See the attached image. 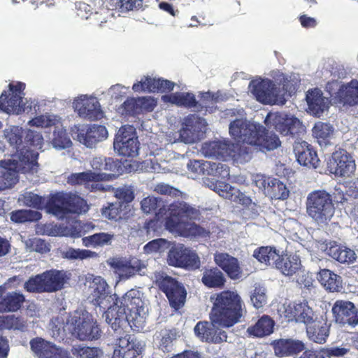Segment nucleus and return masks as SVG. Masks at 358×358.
Returning <instances> with one entry per match:
<instances>
[{
	"instance_id": "nucleus-26",
	"label": "nucleus",
	"mask_w": 358,
	"mask_h": 358,
	"mask_svg": "<svg viewBox=\"0 0 358 358\" xmlns=\"http://www.w3.org/2000/svg\"><path fill=\"white\" fill-rule=\"evenodd\" d=\"M74 108L79 116L84 119L94 121L103 117V111L96 98L84 96L76 101Z\"/></svg>"
},
{
	"instance_id": "nucleus-23",
	"label": "nucleus",
	"mask_w": 358,
	"mask_h": 358,
	"mask_svg": "<svg viewBox=\"0 0 358 358\" xmlns=\"http://www.w3.org/2000/svg\"><path fill=\"white\" fill-rule=\"evenodd\" d=\"M107 136V129L103 125L92 124L77 128V141L88 148H92Z\"/></svg>"
},
{
	"instance_id": "nucleus-53",
	"label": "nucleus",
	"mask_w": 358,
	"mask_h": 358,
	"mask_svg": "<svg viewBox=\"0 0 358 358\" xmlns=\"http://www.w3.org/2000/svg\"><path fill=\"white\" fill-rule=\"evenodd\" d=\"M210 168V162L204 160H189L187 164L188 170L196 175H208Z\"/></svg>"
},
{
	"instance_id": "nucleus-9",
	"label": "nucleus",
	"mask_w": 358,
	"mask_h": 358,
	"mask_svg": "<svg viewBox=\"0 0 358 358\" xmlns=\"http://www.w3.org/2000/svg\"><path fill=\"white\" fill-rule=\"evenodd\" d=\"M8 141L11 145L15 147L20 161V169L22 173H37L39 169L38 163V153L30 148H21L22 143V131L18 127H13L6 130L5 134Z\"/></svg>"
},
{
	"instance_id": "nucleus-16",
	"label": "nucleus",
	"mask_w": 358,
	"mask_h": 358,
	"mask_svg": "<svg viewBox=\"0 0 358 358\" xmlns=\"http://www.w3.org/2000/svg\"><path fill=\"white\" fill-rule=\"evenodd\" d=\"M106 173H95L92 171L71 173L67 178V183L71 185H84L90 192H106L109 187H104L100 182L104 180Z\"/></svg>"
},
{
	"instance_id": "nucleus-19",
	"label": "nucleus",
	"mask_w": 358,
	"mask_h": 358,
	"mask_svg": "<svg viewBox=\"0 0 358 358\" xmlns=\"http://www.w3.org/2000/svg\"><path fill=\"white\" fill-rule=\"evenodd\" d=\"M331 323L326 315H320L313 322L305 327L306 336L309 341L320 345L324 344L330 334Z\"/></svg>"
},
{
	"instance_id": "nucleus-41",
	"label": "nucleus",
	"mask_w": 358,
	"mask_h": 358,
	"mask_svg": "<svg viewBox=\"0 0 358 358\" xmlns=\"http://www.w3.org/2000/svg\"><path fill=\"white\" fill-rule=\"evenodd\" d=\"M68 193L57 192L51 196L45 207L49 213L57 216L66 215L67 208Z\"/></svg>"
},
{
	"instance_id": "nucleus-58",
	"label": "nucleus",
	"mask_w": 358,
	"mask_h": 358,
	"mask_svg": "<svg viewBox=\"0 0 358 358\" xmlns=\"http://www.w3.org/2000/svg\"><path fill=\"white\" fill-rule=\"evenodd\" d=\"M122 115L126 116H134L139 114L137 98H127L120 106Z\"/></svg>"
},
{
	"instance_id": "nucleus-57",
	"label": "nucleus",
	"mask_w": 358,
	"mask_h": 358,
	"mask_svg": "<svg viewBox=\"0 0 358 358\" xmlns=\"http://www.w3.org/2000/svg\"><path fill=\"white\" fill-rule=\"evenodd\" d=\"M122 203L120 202L109 203L106 207L102 208V215L105 217L117 220L121 218Z\"/></svg>"
},
{
	"instance_id": "nucleus-17",
	"label": "nucleus",
	"mask_w": 358,
	"mask_h": 358,
	"mask_svg": "<svg viewBox=\"0 0 358 358\" xmlns=\"http://www.w3.org/2000/svg\"><path fill=\"white\" fill-rule=\"evenodd\" d=\"M319 315L306 300L289 303L285 310V317L289 322L302 324L305 327Z\"/></svg>"
},
{
	"instance_id": "nucleus-51",
	"label": "nucleus",
	"mask_w": 358,
	"mask_h": 358,
	"mask_svg": "<svg viewBox=\"0 0 358 358\" xmlns=\"http://www.w3.org/2000/svg\"><path fill=\"white\" fill-rule=\"evenodd\" d=\"M271 182L272 185L268 192L271 198L284 200L289 196V192L283 182L277 179H273Z\"/></svg>"
},
{
	"instance_id": "nucleus-24",
	"label": "nucleus",
	"mask_w": 358,
	"mask_h": 358,
	"mask_svg": "<svg viewBox=\"0 0 358 358\" xmlns=\"http://www.w3.org/2000/svg\"><path fill=\"white\" fill-rule=\"evenodd\" d=\"M294 152L297 162L302 166L317 169L320 159L314 148L305 141H296L294 143Z\"/></svg>"
},
{
	"instance_id": "nucleus-6",
	"label": "nucleus",
	"mask_w": 358,
	"mask_h": 358,
	"mask_svg": "<svg viewBox=\"0 0 358 358\" xmlns=\"http://www.w3.org/2000/svg\"><path fill=\"white\" fill-rule=\"evenodd\" d=\"M306 213L318 225H327L335 213L331 194L324 189L310 192L306 201Z\"/></svg>"
},
{
	"instance_id": "nucleus-33",
	"label": "nucleus",
	"mask_w": 358,
	"mask_h": 358,
	"mask_svg": "<svg viewBox=\"0 0 358 358\" xmlns=\"http://www.w3.org/2000/svg\"><path fill=\"white\" fill-rule=\"evenodd\" d=\"M301 267V259L296 255H280L275 262V268L286 276H292Z\"/></svg>"
},
{
	"instance_id": "nucleus-59",
	"label": "nucleus",
	"mask_w": 358,
	"mask_h": 358,
	"mask_svg": "<svg viewBox=\"0 0 358 358\" xmlns=\"http://www.w3.org/2000/svg\"><path fill=\"white\" fill-rule=\"evenodd\" d=\"M217 325H213L210 330V334H208L210 339H208L207 343L213 344H220L226 342L228 338L227 334L224 330L220 328Z\"/></svg>"
},
{
	"instance_id": "nucleus-38",
	"label": "nucleus",
	"mask_w": 358,
	"mask_h": 358,
	"mask_svg": "<svg viewBox=\"0 0 358 358\" xmlns=\"http://www.w3.org/2000/svg\"><path fill=\"white\" fill-rule=\"evenodd\" d=\"M201 282L208 288L222 289L225 286L226 278L217 267H211L203 271Z\"/></svg>"
},
{
	"instance_id": "nucleus-61",
	"label": "nucleus",
	"mask_w": 358,
	"mask_h": 358,
	"mask_svg": "<svg viewBox=\"0 0 358 358\" xmlns=\"http://www.w3.org/2000/svg\"><path fill=\"white\" fill-rule=\"evenodd\" d=\"M278 80L279 86L282 85L280 94H283L285 98L286 95L292 96L296 91V85L287 76L283 74L280 75Z\"/></svg>"
},
{
	"instance_id": "nucleus-18",
	"label": "nucleus",
	"mask_w": 358,
	"mask_h": 358,
	"mask_svg": "<svg viewBox=\"0 0 358 358\" xmlns=\"http://www.w3.org/2000/svg\"><path fill=\"white\" fill-rule=\"evenodd\" d=\"M332 313L336 322L343 326L355 327L358 324V311L351 301L337 300L332 307Z\"/></svg>"
},
{
	"instance_id": "nucleus-52",
	"label": "nucleus",
	"mask_w": 358,
	"mask_h": 358,
	"mask_svg": "<svg viewBox=\"0 0 358 358\" xmlns=\"http://www.w3.org/2000/svg\"><path fill=\"white\" fill-rule=\"evenodd\" d=\"M39 218V213L31 210H17L10 213V220L15 223H24Z\"/></svg>"
},
{
	"instance_id": "nucleus-34",
	"label": "nucleus",
	"mask_w": 358,
	"mask_h": 358,
	"mask_svg": "<svg viewBox=\"0 0 358 358\" xmlns=\"http://www.w3.org/2000/svg\"><path fill=\"white\" fill-rule=\"evenodd\" d=\"M162 100L165 103H170L186 108H196L198 106L195 95L191 92H175L163 95Z\"/></svg>"
},
{
	"instance_id": "nucleus-48",
	"label": "nucleus",
	"mask_w": 358,
	"mask_h": 358,
	"mask_svg": "<svg viewBox=\"0 0 358 358\" xmlns=\"http://www.w3.org/2000/svg\"><path fill=\"white\" fill-rule=\"evenodd\" d=\"M71 352L75 358H100L103 355V352L99 348L83 345L72 346Z\"/></svg>"
},
{
	"instance_id": "nucleus-14",
	"label": "nucleus",
	"mask_w": 358,
	"mask_h": 358,
	"mask_svg": "<svg viewBox=\"0 0 358 358\" xmlns=\"http://www.w3.org/2000/svg\"><path fill=\"white\" fill-rule=\"evenodd\" d=\"M114 150L124 157H134L139 150V142L132 126L121 127L115 135Z\"/></svg>"
},
{
	"instance_id": "nucleus-62",
	"label": "nucleus",
	"mask_w": 358,
	"mask_h": 358,
	"mask_svg": "<svg viewBox=\"0 0 358 358\" xmlns=\"http://www.w3.org/2000/svg\"><path fill=\"white\" fill-rule=\"evenodd\" d=\"M161 203L162 201L156 197L148 196L141 201V209L145 213H155L158 208L161 210Z\"/></svg>"
},
{
	"instance_id": "nucleus-54",
	"label": "nucleus",
	"mask_w": 358,
	"mask_h": 358,
	"mask_svg": "<svg viewBox=\"0 0 358 358\" xmlns=\"http://www.w3.org/2000/svg\"><path fill=\"white\" fill-rule=\"evenodd\" d=\"M213 325H217L213 324V322L207 321H199L196 323L194 328V331L196 337H198L201 341L207 343L208 339H210L208 334H210L211 327Z\"/></svg>"
},
{
	"instance_id": "nucleus-22",
	"label": "nucleus",
	"mask_w": 358,
	"mask_h": 358,
	"mask_svg": "<svg viewBox=\"0 0 358 358\" xmlns=\"http://www.w3.org/2000/svg\"><path fill=\"white\" fill-rule=\"evenodd\" d=\"M115 348L112 358H141V348L139 343L131 338V336L123 333L116 340Z\"/></svg>"
},
{
	"instance_id": "nucleus-13",
	"label": "nucleus",
	"mask_w": 358,
	"mask_h": 358,
	"mask_svg": "<svg viewBox=\"0 0 358 358\" xmlns=\"http://www.w3.org/2000/svg\"><path fill=\"white\" fill-rule=\"evenodd\" d=\"M167 262L170 266L192 271L199 268L201 266L198 255L183 244L174 245L169 250Z\"/></svg>"
},
{
	"instance_id": "nucleus-37",
	"label": "nucleus",
	"mask_w": 358,
	"mask_h": 358,
	"mask_svg": "<svg viewBox=\"0 0 358 358\" xmlns=\"http://www.w3.org/2000/svg\"><path fill=\"white\" fill-rule=\"evenodd\" d=\"M275 325L274 320L268 315H264L257 322L247 329L250 336L262 338L271 334Z\"/></svg>"
},
{
	"instance_id": "nucleus-56",
	"label": "nucleus",
	"mask_w": 358,
	"mask_h": 358,
	"mask_svg": "<svg viewBox=\"0 0 358 358\" xmlns=\"http://www.w3.org/2000/svg\"><path fill=\"white\" fill-rule=\"evenodd\" d=\"M266 295L265 289L260 286H256L250 294V300L257 309L262 308L266 303Z\"/></svg>"
},
{
	"instance_id": "nucleus-31",
	"label": "nucleus",
	"mask_w": 358,
	"mask_h": 358,
	"mask_svg": "<svg viewBox=\"0 0 358 358\" xmlns=\"http://www.w3.org/2000/svg\"><path fill=\"white\" fill-rule=\"evenodd\" d=\"M326 251L330 257L343 264H353L357 257L353 250L336 242L330 243Z\"/></svg>"
},
{
	"instance_id": "nucleus-44",
	"label": "nucleus",
	"mask_w": 358,
	"mask_h": 358,
	"mask_svg": "<svg viewBox=\"0 0 358 358\" xmlns=\"http://www.w3.org/2000/svg\"><path fill=\"white\" fill-rule=\"evenodd\" d=\"M113 239V234L99 232L83 237L82 242L85 247L96 248L111 245Z\"/></svg>"
},
{
	"instance_id": "nucleus-29",
	"label": "nucleus",
	"mask_w": 358,
	"mask_h": 358,
	"mask_svg": "<svg viewBox=\"0 0 358 358\" xmlns=\"http://www.w3.org/2000/svg\"><path fill=\"white\" fill-rule=\"evenodd\" d=\"M271 345L275 355L280 358L294 356L306 348V345L302 341L293 338L275 340Z\"/></svg>"
},
{
	"instance_id": "nucleus-28",
	"label": "nucleus",
	"mask_w": 358,
	"mask_h": 358,
	"mask_svg": "<svg viewBox=\"0 0 358 358\" xmlns=\"http://www.w3.org/2000/svg\"><path fill=\"white\" fill-rule=\"evenodd\" d=\"M26 301L25 296L17 291L6 292L0 286V313H15L20 310Z\"/></svg>"
},
{
	"instance_id": "nucleus-45",
	"label": "nucleus",
	"mask_w": 358,
	"mask_h": 358,
	"mask_svg": "<svg viewBox=\"0 0 358 358\" xmlns=\"http://www.w3.org/2000/svg\"><path fill=\"white\" fill-rule=\"evenodd\" d=\"M334 131V129L332 125L322 122H316L312 129L313 136L321 145H327L329 143Z\"/></svg>"
},
{
	"instance_id": "nucleus-63",
	"label": "nucleus",
	"mask_w": 358,
	"mask_h": 358,
	"mask_svg": "<svg viewBox=\"0 0 358 358\" xmlns=\"http://www.w3.org/2000/svg\"><path fill=\"white\" fill-rule=\"evenodd\" d=\"M139 114L152 112L157 106L156 99L152 96H141L137 98Z\"/></svg>"
},
{
	"instance_id": "nucleus-7",
	"label": "nucleus",
	"mask_w": 358,
	"mask_h": 358,
	"mask_svg": "<svg viewBox=\"0 0 358 358\" xmlns=\"http://www.w3.org/2000/svg\"><path fill=\"white\" fill-rule=\"evenodd\" d=\"M235 143L229 141H210L202 144L201 152L206 157H211L226 161L231 157H238L244 161L252 158L251 149L246 146H241L236 153Z\"/></svg>"
},
{
	"instance_id": "nucleus-11",
	"label": "nucleus",
	"mask_w": 358,
	"mask_h": 358,
	"mask_svg": "<svg viewBox=\"0 0 358 358\" xmlns=\"http://www.w3.org/2000/svg\"><path fill=\"white\" fill-rule=\"evenodd\" d=\"M357 169L352 155L345 149L336 150L327 162V170L336 178H351Z\"/></svg>"
},
{
	"instance_id": "nucleus-25",
	"label": "nucleus",
	"mask_w": 358,
	"mask_h": 358,
	"mask_svg": "<svg viewBox=\"0 0 358 358\" xmlns=\"http://www.w3.org/2000/svg\"><path fill=\"white\" fill-rule=\"evenodd\" d=\"M20 161L13 159L0 161V189L12 187L18 182Z\"/></svg>"
},
{
	"instance_id": "nucleus-50",
	"label": "nucleus",
	"mask_w": 358,
	"mask_h": 358,
	"mask_svg": "<svg viewBox=\"0 0 358 358\" xmlns=\"http://www.w3.org/2000/svg\"><path fill=\"white\" fill-rule=\"evenodd\" d=\"M43 273L36 275L25 282L24 288L30 293L47 292Z\"/></svg>"
},
{
	"instance_id": "nucleus-36",
	"label": "nucleus",
	"mask_w": 358,
	"mask_h": 358,
	"mask_svg": "<svg viewBox=\"0 0 358 358\" xmlns=\"http://www.w3.org/2000/svg\"><path fill=\"white\" fill-rule=\"evenodd\" d=\"M317 280L329 292H340L343 289L342 278L329 269H320L317 274Z\"/></svg>"
},
{
	"instance_id": "nucleus-4",
	"label": "nucleus",
	"mask_w": 358,
	"mask_h": 358,
	"mask_svg": "<svg viewBox=\"0 0 358 358\" xmlns=\"http://www.w3.org/2000/svg\"><path fill=\"white\" fill-rule=\"evenodd\" d=\"M229 129L236 141L255 146L262 152L273 150L281 145L278 136L260 124L236 119L230 123Z\"/></svg>"
},
{
	"instance_id": "nucleus-5",
	"label": "nucleus",
	"mask_w": 358,
	"mask_h": 358,
	"mask_svg": "<svg viewBox=\"0 0 358 358\" xmlns=\"http://www.w3.org/2000/svg\"><path fill=\"white\" fill-rule=\"evenodd\" d=\"M63 331H68L80 341L98 340L102 334L97 322L85 310H76L70 314Z\"/></svg>"
},
{
	"instance_id": "nucleus-43",
	"label": "nucleus",
	"mask_w": 358,
	"mask_h": 358,
	"mask_svg": "<svg viewBox=\"0 0 358 358\" xmlns=\"http://www.w3.org/2000/svg\"><path fill=\"white\" fill-rule=\"evenodd\" d=\"M145 267L143 263L136 257H132L126 261H118L115 268L127 278L134 275Z\"/></svg>"
},
{
	"instance_id": "nucleus-39",
	"label": "nucleus",
	"mask_w": 358,
	"mask_h": 358,
	"mask_svg": "<svg viewBox=\"0 0 358 358\" xmlns=\"http://www.w3.org/2000/svg\"><path fill=\"white\" fill-rule=\"evenodd\" d=\"M91 2L95 7L96 13H100L101 17L95 19L103 23L106 22L110 16L113 15L110 11H120L121 0H91Z\"/></svg>"
},
{
	"instance_id": "nucleus-27",
	"label": "nucleus",
	"mask_w": 358,
	"mask_h": 358,
	"mask_svg": "<svg viewBox=\"0 0 358 358\" xmlns=\"http://www.w3.org/2000/svg\"><path fill=\"white\" fill-rule=\"evenodd\" d=\"M215 264L232 280H237L243 276V269L238 259L226 252L216 253L214 255Z\"/></svg>"
},
{
	"instance_id": "nucleus-60",
	"label": "nucleus",
	"mask_w": 358,
	"mask_h": 358,
	"mask_svg": "<svg viewBox=\"0 0 358 358\" xmlns=\"http://www.w3.org/2000/svg\"><path fill=\"white\" fill-rule=\"evenodd\" d=\"M208 175L213 176L221 178H229V167L222 163H216L210 162V171L208 172Z\"/></svg>"
},
{
	"instance_id": "nucleus-1",
	"label": "nucleus",
	"mask_w": 358,
	"mask_h": 358,
	"mask_svg": "<svg viewBox=\"0 0 358 358\" xmlns=\"http://www.w3.org/2000/svg\"><path fill=\"white\" fill-rule=\"evenodd\" d=\"M144 301L138 290L130 289L122 298L104 311L106 322L115 331L121 334L127 322L134 331L142 330L145 324Z\"/></svg>"
},
{
	"instance_id": "nucleus-49",
	"label": "nucleus",
	"mask_w": 358,
	"mask_h": 358,
	"mask_svg": "<svg viewBox=\"0 0 358 358\" xmlns=\"http://www.w3.org/2000/svg\"><path fill=\"white\" fill-rule=\"evenodd\" d=\"M132 90L135 92H159V78H152L149 76H144L141 81L135 83L132 86Z\"/></svg>"
},
{
	"instance_id": "nucleus-10",
	"label": "nucleus",
	"mask_w": 358,
	"mask_h": 358,
	"mask_svg": "<svg viewBox=\"0 0 358 358\" xmlns=\"http://www.w3.org/2000/svg\"><path fill=\"white\" fill-rule=\"evenodd\" d=\"M264 123L269 129H273L285 136L294 137L304 131L299 120L295 117L280 112H269L264 120Z\"/></svg>"
},
{
	"instance_id": "nucleus-2",
	"label": "nucleus",
	"mask_w": 358,
	"mask_h": 358,
	"mask_svg": "<svg viewBox=\"0 0 358 358\" xmlns=\"http://www.w3.org/2000/svg\"><path fill=\"white\" fill-rule=\"evenodd\" d=\"M165 218V228L171 233L184 238H207L210 232L208 229L189 220L200 219V210L185 201H177L170 204Z\"/></svg>"
},
{
	"instance_id": "nucleus-12",
	"label": "nucleus",
	"mask_w": 358,
	"mask_h": 358,
	"mask_svg": "<svg viewBox=\"0 0 358 358\" xmlns=\"http://www.w3.org/2000/svg\"><path fill=\"white\" fill-rule=\"evenodd\" d=\"M25 84L22 82L11 83L8 91L4 90L0 96V111L8 114L19 115L24 111L23 103Z\"/></svg>"
},
{
	"instance_id": "nucleus-15",
	"label": "nucleus",
	"mask_w": 358,
	"mask_h": 358,
	"mask_svg": "<svg viewBox=\"0 0 358 358\" xmlns=\"http://www.w3.org/2000/svg\"><path fill=\"white\" fill-rule=\"evenodd\" d=\"M252 93L256 99L264 104L284 105L286 99L280 94V89L274 82L269 79H264L253 86Z\"/></svg>"
},
{
	"instance_id": "nucleus-55",
	"label": "nucleus",
	"mask_w": 358,
	"mask_h": 358,
	"mask_svg": "<svg viewBox=\"0 0 358 358\" xmlns=\"http://www.w3.org/2000/svg\"><path fill=\"white\" fill-rule=\"evenodd\" d=\"M97 253L85 249H75L70 248L65 252V257L69 259H85L96 257Z\"/></svg>"
},
{
	"instance_id": "nucleus-46",
	"label": "nucleus",
	"mask_w": 358,
	"mask_h": 358,
	"mask_svg": "<svg viewBox=\"0 0 358 358\" xmlns=\"http://www.w3.org/2000/svg\"><path fill=\"white\" fill-rule=\"evenodd\" d=\"M88 209L89 207L84 199L75 194L68 193L66 215L69 213L80 214L87 212Z\"/></svg>"
},
{
	"instance_id": "nucleus-21",
	"label": "nucleus",
	"mask_w": 358,
	"mask_h": 358,
	"mask_svg": "<svg viewBox=\"0 0 358 358\" xmlns=\"http://www.w3.org/2000/svg\"><path fill=\"white\" fill-rule=\"evenodd\" d=\"M201 119L190 114L185 117L180 130V138L185 143H194L199 141L203 136Z\"/></svg>"
},
{
	"instance_id": "nucleus-3",
	"label": "nucleus",
	"mask_w": 358,
	"mask_h": 358,
	"mask_svg": "<svg viewBox=\"0 0 358 358\" xmlns=\"http://www.w3.org/2000/svg\"><path fill=\"white\" fill-rule=\"evenodd\" d=\"M213 303L210 320L222 328H230L241 322L245 303L236 290L225 289L210 296Z\"/></svg>"
},
{
	"instance_id": "nucleus-64",
	"label": "nucleus",
	"mask_w": 358,
	"mask_h": 358,
	"mask_svg": "<svg viewBox=\"0 0 358 358\" xmlns=\"http://www.w3.org/2000/svg\"><path fill=\"white\" fill-rule=\"evenodd\" d=\"M27 245L31 250L41 254H44L50 251L49 244L40 238L29 239Z\"/></svg>"
},
{
	"instance_id": "nucleus-32",
	"label": "nucleus",
	"mask_w": 358,
	"mask_h": 358,
	"mask_svg": "<svg viewBox=\"0 0 358 358\" xmlns=\"http://www.w3.org/2000/svg\"><path fill=\"white\" fill-rule=\"evenodd\" d=\"M306 100L310 113L316 117H320L327 108L325 97L319 88L308 90L306 92Z\"/></svg>"
},
{
	"instance_id": "nucleus-42",
	"label": "nucleus",
	"mask_w": 358,
	"mask_h": 358,
	"mask_svg": "<svg viewBox=\"0 0 358 358\" xmlns=\"http://www.w3.org/2000/svg\"><path fill=\"white\" fill-rule=\"evenodd\" d=\"M279 251L274 246H261L253 252V257L259 262L275 267V262L279 257Z\"/></svg>"
},
{
	"instance_id": "nucleus-40",
	"label": "nucleus",
	"mask_w": 358,
	"mask_h": 358,
	"mask_svg": "<svg viewBox=\"0 0 358 358\" xmlns=\"http://www.w3.org/2000/svg\"><path fill=\"white\" fill-rule=\"evenodd\" d=\"M94 289L92 293V303L99 308L105 310L106 304L105 302L108 301L111 298L110 296L107 294L108 285L106 282L101 278H96L94 280Z\"/></svg>"
},
{
	"instance_id": "nucleus-8",
	"label": "nucleus",
	"mask_w": 358,
	"mask_h": 358,
	"mask_svg": "<svg viewBox=\"0 0 358 358\" xmlns=\"http://www.w3.org/2000/svg\"><path fill=\"white\" fill-rule=\"evenodd\" d=\"M154 283L166 296L171 308L178 310L186 301L187 291L176 278L164 271L154 273Z\"/></svg>"
},
{
	"instance_id": "nucleus-47",
	"label": "nucleus",
	"mask_w": 358,
	"mask_h": 358,
	"mask_svg": "<svg viewBox=\"0 0 358 358\" xmlns=\"http://www.w3.org/2000/svg\"><path fill=\"white\" fill-rule=\"evenodd\" d=\"M51 143L57 150L67 149L73 145L66 130L59 127H56L53 131Z\"/></svg>"
},
{
	"instance_id": "nucleus-35",
	"label": "nucleus",
	"mask_w": 358,
	"mask_h": 358,
	"mask_svg": "<svg viewBox=\"0 0 358 358\" xmlns=\"http://www.w3.org/2000/svg\"><path fill=\"white\" fill-rule=\"evenodd\" d=\"M47 292H54L62 289L67 277L63 271L52 269L43 273Z\"/></svg>"
},
{
	"instance_id": "nucleus-30",
	"label": "nucleus",
	"mask_w": 358,
	"mask_h": 358,
	"mask_svg": "<svg viewBox=\"0 0 358 358\" xmlns=\"http://www.w3.org/2000/svg\"><path fill=\"white\" fill-rule=\"evenodd\" d=\"M335 100L343 105L358 104V80L352 79L347 84L341 85L335 94Z\"/></svg>"
},
{
	"instance_id": "nucleus-20",
	"label": "nucleus",
	"mask_w": 358,
	"mask_h": 358,
	"mask_svg": "<svg viewBox=\"0 0 358 358\" xmlns=\"http://www.w3.org/2000/svg\"><path fill=\"white\" fill-rule=\"evenodd\" d=\"M29 345L35 358H62L64 352L62 348L42 337L31 338Z\"/></svg>"
}]
</instances>
